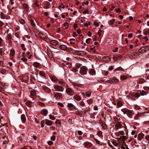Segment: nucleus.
I'll list each match as a JSON object with an SVG mask.
<instances>
[{"label": "nucleus", "mask_w": 149, "mask_h": 149, "mask_svg": "<svg viewBox=\"0 0 149 149\" xmlns=\"http://www.w3.org/2000/svg\"><path fill=\"white\" fill-rule=\"evenodd\" d=\"M119 81V80L116 78L114 77L111 79L107 80L106 82L107 83H109L111 84H116Z\"/></svg>", "instance_id": "f03ea898"}, {"label": "nucleus", "mask_w": 149, "mask_h": 149, "mask_svg": "<svg viewBox=\"0 0 149 149\" xmlns=\"http://www.w3.org/2000/svg\"><path fill=\"white\" fill-rule=\"evenodd\" d=\"M144 52H146L149 50V46H145L142 47Z\"/></svg>", "instance_id": "412c9836"}, {"label": "nucleus", "mask_w": 149, "mask_h": 149, "mask_svg": "<svg viewBox=\"0 0 149 149\" xmlns=\"http://www.w3.org/2000/svg\"><path fill=\"white\" fill-rule=\"evenodd\" d=\"M73 98L77 101H80L81 100V97L79 95H75L73 97Z\"/></svg>", "instance_id": "5701e85b"}, {"label": "nucleus", "mask_w": 149, "mask_h": 149, "mask_svg": "<svg viewBox=\"0 0 149 149\" xmlns=\"http://www.w3.org/2000/svg\"><path fill=\"white\" fill-rule=\"evenodd\" d=\"M37 104L41 106H43L44 105V104L40 102H38L37 103Z\"/></svg>", "instance_id": "3c124183"}, {"label": "nucleus", "mask_w": 149, "mask_h": 149, "mask_svg": "<svg viewBox=\"0 0 149 149\" xmlns=\"http://www.w3.org/2000/svg\"><path fill=\"white\" fill-rule=\"evenodd\" d=\"M146 80L142 78H140L139 80H138V82L142 84L145 82Z\"/></svg>", "instance_id": "c85d7f7f"}, {"label": "nucleus", "mask_w": 149, "mask_h": 149, "mask_svg": "<svg viewBox=\"0 0 149 149\" xmlns=\"http://www.w3.org/2000/svg\"><path fill=\"white\" fill-rule=\"evenodd\" d=\"M113 68H114L113 66H110L109 68V71H111L113 69Z\"/></svg>", "instance_id": "680f3d73"}, {"label": "nucleus", "mask_w": 149, "mask_h": 149, "mask_svg": "<svg viewBox=\"0 0 149 149\" xmlns=\"http://www.w3.org/2000/svg\"><path fill=\"white\" fill-rule=\"evenodd\" d=\"M148 93V91H146L143 90L141 91L140 93L137 92L133 94L134 97L138 98L140 96V95L143 96L146 95Z\"/></svg>", "instance_id": "f257e3e1"}, {"label": "nucleus", "mask_w": 149, "mask_h": 149, "mask_svg": "<svg viewBox=\"0 0 149 149\" xmlns=\"http://www.w3.org/2000/svg\"><path fill=\"white\" fill-rule=\"evenodd\" d=\"M33 65V66L36 68H38L41 65L39 63L37 62H34Z\"/></svg>", "instance_id": "4be33fe9"}, {"label": "nucleus", "mask_w": 149, "mask_h": 149, "mask_svg": "<svg viewBox=\"0 0 149 149\" xmlns=\"http://www.w3.org/2000/svg\"><path fill=\"white\" fill-rule=\"evenodd\" d=\"M67 106L69 107L73 108L74 107V105L72 103H68Z\"/></svg>", "instance_id": "a19ab883"}, {"label": "nucleus", "mask_w": 149, "mask_h": 149, "mask_svg": "<svg viewBox=\"0 0 149 149\" xmlns=\"http://www.w3.org/2000/svg\"><path fill=\"white\" fill-rule=\"evenodd\" d=\"M4 63V62L2 61H0V67L1 66H2L3 65Z\"/></svg>", "instance_id": "13d9d810"}, {"label": "nucleus", "mask_w": 149, "mask_h": 149, "mask_svg": "<svg viewBox=\"0 0 149 149\" xmlns=\"http://www.w3.org/2000/svg\"><path fill=\"white\" fill-rule=\"evenodd\" d=\"M80 104L82 106H84L85 105V104L83 101H81L80 102Z\"/></svg>", "instance_id": "6e6d98bb"}, {"label": "nucleus", "mask_w": 149, "mask_h": 149, "mask_svg": "<svg viewBox=\"0 0 149 149\" xmlns=\"http://www.w3.org/2000/svg\"><path fill=\"white\" fill-rule=\"evenodd\" d=\"M39 36L42 38H46L47 37V35L44 33L40 32L38 33Z\"/></svg>", "instance_id": "6e6552de"}, {"label": "nucleus", "mask_w": 149, "mask_h": 149, "mask_svg": "<svg viewBox=\"0 0 149 149\" xmlns=\"http://www.w3.org/2000/svg\"><path fill=\"white\" fill-rule=\"evenodd\" d=\"M6 124H4L1 125L0 126V131L4 130H6Z\"/></svg>", "instance_id": "aec40b11"}, {"label": "nucleus", "mask_w": 149, "mask_h": 149, "mask_svg": "<svg viewBox=\"0 0 149 149\" xmlns=\"http://www.w3.org/2000/svg\"><path fill=\"white\" fill-rule=\"evenodd\" d=\"M32 103V101L30 100H28L26 102V105L29 107V105H31Z\"/></svg>", "instance_id": "72a5a7b5"}, {"label": "nucleus", "mask_w": 149, "mask_h": 149, "mask_svg": "<svg viewBox=\"0 0 149 149\" xmlns=\"http://www.w3.org/2000/svg\"><path fill=\"white\" fill-rule=\"evenodd\" d=\"M54 87L56 90L58 91L63 92L64 89L63 87L59 85H54Z\"/></svg>", "instance_id": "39448f33"}, {"label": "nucleus", "mask_w": 149, "mask_h": 149, "mask_svg": "<svg viewBox=\"0 0 149 149\" xmlns=\"http://www.w3.org/2000/svg\"><path fill=\"white\" fill-rule=\"evenodd\" d=\"M144 77H145V78L146 79H149V75L147 74L145 75V76H144Z\"/></svg>", "instance_id": "338daca9"}, {"label": "nucleus", "mask_w": 149, "mask_h": 149, "mask_svg": "<svg viewBox=\"0 0 149 149\" xmlns=\"http://www.w3.org/2000/svg\"><path fill=\"white\" fill-rule=\"evenodd\" d=\"M91 92L90 91H88L86 92V97H89L91 96Z\"/></svg>", "instance_id": "7c9ffc66"}, {"label": "nucleus", "mask_w": 149, "mask_h": 149, "mask_svg": "<svg viewBox=\"0 0 149 149\" xmlns=\"http://www.w3.org/2000/svg\"><path fill=\"white\" fill-rule=\"evenodd\" d=\"M15 51L14 49H11L10 51V54L12 56H14L15 55Z\"/></svg>", "instance_id": "c9c22d12"}, {"label": "nucleus", "mask_w": 149, "mask_h": 149, "mask_svg": "<svg viewBox=\"0 0 149 149\" xmlns=\"http://www.w3.org/2000/svg\"><path fill=\"white\" fill-rule=\"evenodd\" d=\"M89 3V2L88 1H87L86 2H83L82 4V5L84 6V5H86L88 4Z\"/></svg>", "instance_id": "4d7b16f0"}, {"label": "nucleus", "mask_w": 149, "mask_h": 149, "mask_svg": "<svg viewBox=\"0 0 149 149\" xmlns=\"http://www.w3.org/2000/svg\"><path fill=\"white\" fill-rule=\"evenodd\" d=\"M89 11L88 10H85L83 12V14H85L88 13Z\"/></svg>", "instance_id": "864d4df0"}, {"label": "nucleus", "mask_w": 149, "mask_h": 149, "mask_svg": "<svg viewBox=\"0 0 149 149\" xmlns=\"http://www.w3.org/2000/svg\"><path fill=\"white\" fill-rule=\"evenodd\" d=\"M144 33L145 35H147L149 33V29H148L146 31L144 32Z\"/></svg>", "instance_id": "de8ad7c7"}, {"label": "nucleus", "mask_w": 149, "mask_h": 149, "mask_svg": "<svg viewBox=\"0 0 149 149\" xmlns=\"http://www.w3.org/2000/svg\"><path fill=\"white\" fill-rule=\"evenodd\" d=\"M102 60L106 63H108L110 61V58L108 56H105L102 58Z\"/></svg>", "instance_id": "0eeeda50"}, {"label": "nucleus", "mask_w": 149, "mask_h": 149, "mask_svg": "<svg viewBox=\"0 0 149 149\" xmlns=\"http://www.w3.org/2000/svg\"><path fill=\"white\" fill-rule=\"evenodd\" d=\"M45 123V120L41 121V127H44V124Z\"/></svg>", "instance_id": "ea45409f"}, {"label": "nucleus", "mask_w": 149, "mask_h": 149, "mask_svg": "<svg viewBox=\"0 0 149 149\" xmlns=\"http://www.w3.org/2000/svg\"><path fill=\"white\" fill-rule=\"evenodd\" d=\"M138 52H139V53H143V52H143V48L142 47H141L139 50H138Z\"/></svg>", "instance_id": "49530a36"}, {"label": "nucleus", "mask_w": 149, "mask_h": 149, "mask_svg": "<svg viewBox=\"0 0 149 149\" xmlns=\"http://www.w3.org/2000/svg\"><path fill=\"white\" fill-rule=\"evenodd\" d=\"M127 78V77L124 75H122L120 76V79L121 80H124L126 79Z\"/></svg>", "instance_id": "58836bf2"}, {"label": "nucleus", "mask_w": 149, "mask_h": 149, "mask_svg": "<svg viewBox=\"0 0 149 149\" xmlns=\"http://www.w3.org/2000/svg\"><path fill=\"white\" fill-rule=\"evenodd\" d=\"M124 114H126L130 118H132L133 114V111L130 110L125 109L123 111Z\"/></svg>", "instance_id": "20e7f679"}, {"label": "nucleus", "mask_w": 149, "mask_h": 149, "mask_svg": "<svg viewBox=\"0 0 149 149\" xmlns=\"http://www.w3.org/2000/svg\"><path fill=\"white\" fill-rule=\"evenodd\" d=\"M51 79L53 81H55L57 79L55 77L53 76L51 78Z\"/></svg>", "instance_id": "4c0bfd02"}, {"label": "nucleus", "mask_w": 149, "mask_h": 149, "mask_svg": "<svg viewBox=\"0 0 149 149\" xmlns=\"http://www.w3.org/2000/svg\"><path fill=\"white\" fill-rule=\"evenodd\" d=\"M45 124L48 126H51L53 124V122L47 119H45Z\"/></svg>", "instance_id": "1a4fd4ad"}, {"label": "nucleus", "mask_w": 149, "mask_h": 149, "mask_svg": "<svg viewBox=\"0 0 149 149\" xmlns=\"http://www.w3.org/2000/svg\"><path fill=\"white\" fill-rule=\"evenodd\" d=\"M49 117L50 119L52 120H54L55 119V117L54 116L51 115H49Z\"/></svg>", "instance_id": "79ce46f5"}, {"label": "nucleus", "mask_w": 149, "mask_h": 149, "mask_svg": "<svg viewBox=\"0 0 149 149\" xmlns=\"http://www.w3.org/2000/svg\"><path fill=\"white\" fill-rule=\"evenodd\" d=\"M21 119L22 122L24 123L26 120V118L24 114H22L21 116Z\"/></svg>", "instance_id": "6ab92c4d"}, {"label": "nucleus", "mask_w": 149, "mask_h": 149, "mask_svg": "<svg viewBox=\"0 0 149 149\" xmlns=\"http://www.w3.org/2000/svg\"><path fill=\"white\" fill-rule=\"evenodd\" d=\"M120 70L123 71V68H121V67H119V68H116V69H115V70H113V71L114 73H115V72L117 73V72H116L117 71H120Z\"/></svg>", "instance_id": "cd10ccee"}, {"label": "nucleus", "mask_w": 149, "mask_h": 149, "mask_svg": "<svg viewBox=\"0 0 149 149\" xmlns=\"http://www.w3.org/2000/svg\"><path fill=\"white\" fill-rule=\"evenodd\" d=\"M143 39H144L146 41H147L148 40V38L147 36H145L143 38Z\"/></svg>", "instance_id": "0e129e2a"}, {"label": "nucleus", "mask_w": 149, "mask_h": 149, "mask_svg": "<svg viewBox=\"0 0 149 149\" xmlns=\"http://www.w3.org/2000/svg\"><path fill=\"white\" fill-rule=\"evenodd\" d=\"M72 70L74 72H77L78 71L77 69L76 68H72Z\"/></svg>", "instance_id": "bf43d9fd"}, {"label": "nucleus", "mask_w": 149, "mask_h": 149, "mask_svg": "<svg viewBox=\"0 0 149 149\" xmlns=\"http://www.w3.org/2000/svg\"><path fill=\"white\" fill-rule=\"evenodd\" d=\"M89 72L90 75H95L96 74V72L95 70L93 69H89Z\"/></svg>", "instance_id": "ddd939ff"}, {"label": "nucleus", "mask_w": 149, "mask_h": 149, "mask_svg": "<svg viewBox=\"0 0 149 149\" xmlns=\"http://www.w3.org/2000/svg\"><path fill=\"white\" fill-rule=\"evenodd\" d=\"M50 43L51 45L56 46L58 44V42L56 40H52L50 41Z\"/></svg>", "instance_id": "9d476101"}, {"label": "nucleus", "mask_w": 149, "mask_h": 149, "mask_svg": "<svg viewBox=\"0 0 149 149\" xmlns=\"http://www.w3.org/2000/svg\"><path fill=\"white\" fill-rule=\"evenodd\" d=\"M121 57V55H118L116 56H114L113 57V58L115 61H117V60L120 58Z\"/></svg>", "instance_id": "c756f323"}, {"label": "nucleus", "mask_w": 149, "mask_h": 149, "mask_svg": "<svg viewBox=\"0 0 149 149\" xmlns=\"http://www.w3.org/2000/svg\"><path fill=\"white\" fill-rule=\"evenodd\" d=\"M119 144H120L122 145L121 147V148L122 149H126L127 145H126V143L124 142V141H122L121 143H120Z\"/></svg>", "instance_id": "f3484780"}, {"label": "nucleus", "mask_w": 149, "mask_h": 149, "mask_svg": "<svg viewBox=\"0 0 149 149\" xmlns=\"http://www.w3.org/2000/svg\"><path fill=\"white\" fill-rule=\"evenodd\" d=\"M7 32L8 33L7 35L5 37V38L6 40H9L11 39L12 35L10 33H8L9 30H8L7 31Z\"/></svg>", "instance_id": "4468645a"}, {"label": "nucleus", "mask_w": 149, "mask_h": 149, "mask_svg": "<svg viewBox=\"0 0 149 149\" xmlns=\"http://www.w3.org/2000/svg\"><path fill=\"white\" fill-rule=\"evenodd\" d=\"M139 54L137 52L132 53L130 55V57L131 58H135Z\"/></svg>", "instance_id": "f8f14e48"}, {"label": "nucleus", "mask_w": 149, "mask_h": 149, "mask_svg": "<svg viewBox=\"0 0 149 149\" xmlns=\"http://www.w3.org/2000/svg\"><path fill=\"white\" fill-rule=\"evenodd\" d=\"M116 135L117 136L124 135H125V133L123 131H120L116 133Z\"/></svg>", "instance_id": "bb28decb"}, {"label": "nucleus", "mask_w": 149, "mask_h": 149, "mask_svg": "<svg viewBox=\"0 0 149 149\" xmlns=\"http://www.w3.org/2000/svg\"><path fill=\"white\" fill-rule=\"evenodd\" d=\"M62 96V94L61 93H56L54 95V97L56 99H59Z\"/></svg>", "instance_id": "9b49d317"}, {"label": "nucleus", "mask_w": 149, "mask_h": 149, "mask_svg": "<svg viewBox=\"0 0 149 149\" xmlns=\"http://www.w3.org/2000/svg\"><path fill=\"white\" fill-rule=\"evenodd\" d=\"M119 137L118 138V143H120L122 141H124V140L126 139V137L124 135L119 136Z\"/></svg>", "instance_id": "423d86ee"}, {"label": "nucleus", "mask_w": 149, "mask_h": 149, "mask_svg": "<svg viewBox=\"0 0 149 149\" xmlns=\"http://www.w3.org/2000/svg\"><path fill=\"white\" fill-rule=\"evenodd\" d=\"M88 68L86 66L81 67L79 71L80 73L82 75H85L87 74Z\"/></svg>", "instance_id": "7ed1b4c3"}, {"label": "nucleus", "mask_w": 149, "mask_h": 149, "mask_svg": "<svg viewBox=\"0 0 149 149\" xmlns=\"http://www.w3.org/2000/svg\"><path fill=\"white\" fill-rule=\"evenodd\" d=\"M23 6L25 10L28 11L29 10V8L28 7L26 3H24L23 4Z\"/></svg>", "instance_id": "b1692460"}, {"label": "nucleus", "mask_w": 149, "mask_h": 149, "mask_svg": "<svg viewBox=\"0 0 149 149\" xmlns=\"http://www.w3.org/2000/svg\"><path fill=\"white\" fill-rule=\"evenodd\" d=\"M144 136V134L143 133H139L138 134V140L141 141L142 139Z\"/></svg>", "instance_id": "2eb2a0df"}, {"label": "nucleus", "mask_w": 149, "mask_h": 149, "mask_svg": "<svg viewBox=\"0 0 149 149\" xmlns=\"http://www.w3.org/2000/svg\"><path fill=\"white\" fill-rule=\"evenodd\" d=\"M122 105V103L121 102H118L117 103V106L119 107H120Z\"/></svg>", "instance_id": "5fc2aeb1"}, {"label": "nucleus", "mask_w": 149, "mask_h": 149, "mask_svg": "<svg viewBox=\"0 0 149 149\" xmlns=\"http://www.w3.org/2000/svg\"><path fill=\"white\" fill-rule=\"evenodd\" d=\"M59 48L62 50H65L67 49V47L64 45H61L59 46Z\"/></svg>", "instance_id": "393cba45"}, {"label": "nucleus", "mask_w": 149, "mask_h": 149, "mask_svg": "<svg viewBox=\"0 0 149 149\" xmlns=\"http://www.w3.org/2000/svg\"><path fill=\"white\" fill-rule=\"evenodd\" d=\"M93 24L96 26L98 27L99 26V24L98 22H94Z\"/></svg>", "instance_id": "052dcab7"}, {"label": "nucleus", "mask_w": 149, "mask_h": 149, "mask_svg": "<svg viewBox=\"0 0 149 149\" xmlns=\"http://www.w3.org/2000/svg\"><path fill=\"white\" fill-rule=\"evenodd\" d=\"M91 39V38H89L86 39V42L87 44H89L90 42Z\"/></svg>", "instance_id": "8fccbe9b"}, {"label": "nucleus", "mask_w": 149, "mask_h": 149, "mask_svg": "<svg viewBox=\"0 0 149 149\" xmlns=\"http://www.w3.org/2000/svg\"><path fill=\"white\" fill-rule=\"evenodd\" d=\"M21 60L24 62L27 61V59L25 58H21Z\"/></svg>", "instance_id": "603ef678"}, {"label": "nucleus", "mask_w": 149, "mask_h": 149, "mask_svg": "<svg viewBox=\"0 0 149 149\" xmlns=\"http://www.w3.org/2000/svg\"><path fill=\"white\" fill-rule=\"evenodd\" d=\"M48 143L49 145H52L53 144V142L52 141H48Z\"/></svg>", "instance_id": "e2e57ef3"}, {"label": "nucleus", "mask_w": 149, "mask_h": 149, "mask_svg": "<svg viewBox=\"0 0 149 149\" xmlns=\"http://www.w3.org/2000/svg\"><path fill=\"white\" fill-rule=\"evenodd\" d=\"M24 46L25 45L24 44H22L21 45V47H22V49L24 51H25L26 49V48L24 47Z\"/></svg>", "instance_id": "09e8293b"}, {"label": "nucleus", "mask_w": 149, "mask_h": 149, "mask_svg": "<svg viewBox=\"0 0 149 149\" xmlns=\"http://www.w3.org/2000/svg\"><path fill=\"white\" fill-rule=\"evenodd\" d=\"M19 22L22 24H23L25 23V22L23 19H20L19 20Z\"/></svg>", "instance_id": "c03bdc74"}, {"label": "nucleus", "mask_w": 149, "mask_h": 149, "mask_svg": "<svg viewBox=\"0 0 149 149\" xmlns=\"http://www.w3.org/2000/svg\"><path fill=\"white\" fill-rule=\"evenodd\" d=\"M5 84L0 82V88H3L5 87Z\"/></svg>", "instance_id": "e433bc0d"}, {"label": "nucleus", "mask_w": 149, "mask_h": 149, "mask_svg": "<svg viewBox=\"0 0 149 149\" xmlns=\"http://www.w3.org/2000/svg\"><path fill=\"white\" fill-rule=\"evenodd\" d=\"M39 74L40 75L43 76L45 75V73L44 72L42 71H41L39 72Z\"/></svg>", "instance_id": "a18cd8bd"}, {"label": "nucleus", "mask_w": 149, "mask_h": 149, "mask_svg": "<svg viewBox=\"0 0 149 149\" xmlns=\"http://www.w3.org/2000/svg\"><path fill=\"white\" fill-rule=\"evenodd\" d=\"M41 113L42 115L46 116L48 113V111L47 109H44L41 111Z\"/></svg>", "instance_id": "a211bd4d"}, {"label": "nucleus", "mask_w": 149, "mask_h": 149, "mask_svg": "<svg viewBox=\"0 0 149 149\" xmlns=\"http://www.w3.org/2000/svg\"><path fill=\"white\" fill-rule=\"evenodd\" d=\"M145 139L147 140H149V136L148 135H146L145 136Z\"/></svg>", "instance_id": "774afa93"}, {"label": "nucleus", "mask_w": 149, "mask_h": 149, "mask_svg": "<svg viewBox=\"0 0 149 149\" xmlns=\"http://www.w3.org/2000/svg\"><path fill=\"white\" fill-rule=\"evenodd\" d=\"M31 26L33 27H34L36 26V24L34 21L33 19H32L31 21Z\"/></svg>", "instance_id": "f704fd0d"}, {"label": "nucleus", "mask_w": 149, "mask_h": 149, "mask_svg": "<svg viewBox=\"0 0 149 149\" xmlns=\"http://www.w3.org/2000/svg\"><path fill=\"white\" fill-rule=\"evenodd\" d=\"M112 144L115 146H116L118 145V143L115 141L112 142Z\"/></svg>", "instance_id": "69168bd1"}, {"label": "nucleus", "mask_w": 149, "mask_h": 149, "mask_svg": "<svg viewBox=\"0 0 149 149\" xmlns=\"http://www.w3.org/2000/svg\"><path fill=\"white\" fill-rule=\"evenodd\" d=\"M115 127L118 129L121 128L123 127L122 125L120 122H117L115 125Z\"/></svg>", "instance_id": "dca6fc26"}, {"label": "nucleus", "mask_w": 149, "mask_h": 149, "mask_svg": "<svg viewBox=\"0 0 149 149\" xmlns=\"http://www.w3.org/2000/svg\"><path fill=\"white\" fill-rule=\"evenodd\" d=\"M36 91L34 89L30 91V94L31 96H34L36 95Z\"/></svg>", "instance_id": "a878e982"}, {"label": "nucleus", "mask_w": 149, "mask_h": 149, "mask_svg": "<svg viewBox=\"0 0 149 149\" xmlns=\"http://www.w3.org/2000/svg\"><path fill=\"white\" fill-rule=\"evenodd\" d=\"M6 71L3 68L0 70V73L3 74H5L6 73Z\"/></svg>", "instance_id": "473e14b6"}, {"label": "nucleus", "mask_w": 149, "mask_h": 149, "mask_svg": "<svg viewBox=\"0 0 149 149\" xmlns=\"http://www.w3.org/2000/svg\"><path fill=\"white\" fill-rule=\"evenodd\" d=\"M102 126L103 129H106L107 128V125L104 124H102Z\"/></svg>", "instance_id": "37998d69"}, {"label": "nucleus", "mask_w": 149, "mask_h": 149, "mask_svg": "<svg viewBox=\"0 0 149 149\" xmlns=\"http://www.w3.org/2000/svg\"><path fill=\"white\" fill-rule=\"evenodd\" d=\"M72 89L71 88H68L66 89V92L67 93L69 94L72 92Z\"/></svg>", "instance_id": "2f4dec72"}]
</instances>
